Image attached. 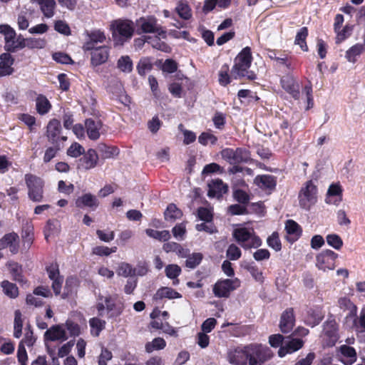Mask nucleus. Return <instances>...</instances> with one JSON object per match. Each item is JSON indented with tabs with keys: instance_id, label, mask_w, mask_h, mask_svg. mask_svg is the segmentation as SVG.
I'll list each match as a JSON object with an SVG mask.
<instances>
[{
	"instance_id": "nucleus-1",
	"label": "nucleus",
	"mask_w": 365,
	"mask_h": 365,
	"mask_svg": "<svg viewBox=\"0 0 365 365\" xmlns=\"http://www.w3.org/2000/svg\"><path fill=\"white\" fill-rule=\"evenodd\" d=\"M252 61L251 48L246 46L235 57L234 66L231 70V76L235 79L240 78H247L250 80L255 79V73L250 71Z\"/></svg>"
},
{
	"instance_id": "nucleus-2",
	"label": "nucleus",
	"mask_w": 365,
	"mask_h": 365,
	"mask_svg": "<svg viewBox=\"0 0 365 365\" xmlns=\"http://www.w3.org/2000/svg\"><path fill=\"white\" fill-rule=\"evenodd\" d=\"M110 29L115 45H123L131 38L134 32L133 24L129 20H114L110 23Z\"/></svg>"
},
{
	"instance_id": "nucleus-3",
	"label": "nucleus",
	"mask_w": 365,
	"mask_h": 365,
	"mask_svg": "<svg viewBox=\"0 0 365 365\" xmlns=\"http://www.w3.org/2000/svg\"><path fill=\"white\" fill-rule=\"evenodd\" d=\"M233 236L244 249L256 248L262 244L261 240L255 235L252 229L246 227L237 228L233 232Z\"/></svg>"
},
{
	"instance_id": "nucleus-4",
	"label": "nucleus",
	"mask_w": 365,
	"mask_h": 365,
	"mask_svg": "<svg viewBox=\"0 0 365 365\" xmlns=\"http://www.w3.org/2000/svg\"><path fill=\"white\" fill-rule=\"evenodd\" d=\"M249 365H264L272 357L271 349L261 344H250L247 346Z\"/></svg>"
},
{
	"instance_id": "nucleus-5",
	"label": "nucleus",
	"mask_w": 365,
	"mask_h": 365,
	"mask_svg": "<svg viewBox=\"0 0 365 365\" xmlns=\"http://www.w3.org/2000/svg\"><path fill=\"white\" fill-rule=\"evenodd\" d=\"M24 178L28 188V196L29 199L33 202H41L43 199V180L32 174H26Z\"/></svg>"
},
{
	"instance_id": "nucleus-6",
	"label": "nucleus",
	"mask_w": 365,
	"mask_h": 365,
	"mask_svg": "<svg viewBox=\"0 0 365 365\" xmlns=\"http://www.w3.org/2000/svg\"><path fill=\"white\" fill-rule=\"evenodd\" d=\"M299 203L302 208L309 210L317 200V187L312 180L307 181L299 193Z\"/></svg>"
},
{
	"instance_id": "nucleus-7",
	"label": "nucleus",
	"mask_w": 365,
	"mask_h": 365,
	"mask_svg": "<svg viewBox=\"0 0 365 365\" xmlns=\"http://www.w3.org/2000/svg\"><path fill=\"white\" fill-rule=\"evenodd\" d=\"M137 33H152L165 38L166 33L163 29L158 24L157 19L153 16L142 17L136 21Z\"/></svg>"
},
{
	"instance_id": "nucleus-8",
	"label": "nucleus",
	"mask_w": 365,
	"mask_h": 365,
	"mask_svg": "<svg viewBox=\"0 0 365 365\" xmlns=\"http://www.w3.org/2000/svg\"><path fill=\"white\" fill-rule=\"evenodd\" d=\"M0 33L4 36L5 48L8 51H15L24 48L23 41L16 38V31L7 24L0 25Z\"/></svg>"
},
{
	"instance_id": "nucleus-9",
	"label": "nucleus",
	"mask_w": 365,
	"mask_h": 365,
	"mask_svg": "<svg viewBox=\"0 0 365 365\" xmlns=\"http://www.w3.org/2000/svg\"><path fill=\"white\" fill-rule=\"evenodd\" d=\"M240 285V282L237 278L219 280L213 287V293L217 297H227Z\"/></svg>"
},
{
	"instance_id": "nucleus-10",
	"label": "nucleus",
	"mask_w": 365,
	"mask_h": 365,
	"mask_svg": "<svg viewBox=\"0 0 365 365\" xmlns=\"http://www.w3.org/2000/svg\"><path fill=\"white\" fill-rule=\"evenodd\" d=\"M221 153L223 159L232 165L246 163L250 158L249 152L242 148H237L236 150L225 148L222 150Z\"/></svg>"
},
{
	"instance_id": "nucleus-11",
	"label": "nucleus",
	"mask_w": 365,
	"mask_h": 365,
	"mask_svg": "<svg viewBox=\"0 0 365 365\" xmlns=\"http://www.w3.org/2000/svg\"><path fill=\"white\" fill-rule=\"evenodd\" d=\"M321 335L322 341L327 346H333L339 339L337 326L334 320H328L324 324Z\"/></svg>"
},
{
	"instance_id": "nucleus-12",
	"label": "nucleus",
	"mask_w": 365,
	"mask_h": 365,
	"mask_svg": "<svg viewBox=\"0 0 365 365\" xmlns=\"http://www.w3.org/2000/svg\"><path fill=\"white\" fill-rule=\"evenodd\" d=\"M338 255L334 251L326 250L317 256V267L324 272L332 270L335 267V261Z\"/></svg>"
},
{
	"instance_id": "nucleus-13",
	"label": "nucleus",
	"mask_w": 365,
	"mask_h": 365,
	"mask_svg": "<svg viewBox=\"0 0 365 365\" xmlns=\"http://www.w3.org/2000/svg\"><path fill=\"white\" fill-rule=\"evenodd\" d=\"M91 51V63L93 66H100L107 61L110 54V47L107 46H101L90 48Z\"/></svg>"
},
{
	"instance_id": "nucleus-14",
	"label": "nucleus",
	"mask_w": 365,
	"mask_h": 365,
	"mask_svg": "<svg viewBox=\"0 0 365 365\" xmlns=\"http://www.w3.org/2000/svg\"><path fill=\"white\" fill-rule=\"evenodd\" d=\"M337 357L344 365H352L357 359L356 351L350 346L341 345L338 349Z\"/></svg>"
},
{
	"instance_id": "nucleus-15",
	"label": "nucleus",
	"mask_w": 365,
	"mask_h": 365,
	"mask_svg": "<svg viewBox=\"0 0 365 365\" xmlns=\"http://www.w3.org/2000/svg\"><path fill=\"white\" fill-rule=\"evenodd\" d=\"M227 360L230 364L233 365H247L248 362L247 346L230 350L227 354Z\"/></svg>"
},
{
	"instance_id": "nucleus-16",
	"label": "nucleus",
	"mask_w": 365,
	"mask_h": 365,
	"mask_svg": "<svg viewBox=\"0 0 365 365\" xmlns=\"http://www.w3.org/2000/svg\"><path fill=\"white\" fill-rule=\"evenodd\" d=\"M304 344V341L300 339L287 337L283 343L279 351L278 355L284 357L287 354H292L300 349Z\"/></svg>"
},
{
	"instance_id": "nucleus-17",
	"label": "nucleus",
	"mask_w": 365,
	"mask_h": 365,
	"mask_svg": "<svg viewBox=\"0 0 365 365\" xmlns=\"http://www.w3.org/2000/svg\"><path fill=\"white\" fill-rule=\"evenodd\" d=\"M281 85L289 94H290L294 99L298 100L300 97V86L299 84L295 81L294 77L290 75H287L281 78Z\"/></svg>"
},
{
	"instance_id": "nucleus-18",
	"label": "nucleus",
	"mask_w": 365,
	"mask_h": 365,
	"mask_svg": "<svg viewBox=\"0 0 365 365\" xmlns=\"http://www.w3.org/2000/svg\"><path fill=\"white\" fill-rule=\"evenodd\" d=\"M46 341H63L68 339L66 331L63 324L53 325L50 327L44 334Z\"/></svg>"
},
{
	"instance_id": "nucleus-19",
	"label": "nucleus",
	"mask_w": 365,
	"mask_h": 365,
	"mask_svg": "<svg viewBox=\"0 0 365 365\" xmlns=\"http://www.w3.org/2000/svg\"><path fill=\"white\" fill-rule=\"evenodd\" d=\"M86 133L91 140H96L103 133V124L100 120L87 119L85 122Z\"/></svg>"
},
{
	"instance_id": "nucleus-20",
	"label": "nucleus",
	"mask_w": 365,
	"mask_h": 365,
	"mask_svg": "<svg viewBox=\"0 0 365 365\" xmlns=\"http://www.w3.org/2000/svg\"><path fill=\"white\" fill-rule=\"evenodd\" d=\"M18 240L19 236L15 232L6 234L0 239V250L9 247L12 254H16L19 251Z\"/></svg>"
},
{
	"instance_id": "nucleus-21",
	"label": "nucleus",
	"mask_w": 365,
	"mask_h": 365,
	"mask_svg": "<svg viewBox=\"0 0 365 365\" xmlns=\"http://www.w3.org/2000/svg\"><path fill=\"white\" fill-rule=\"evenodd\" d=\"M208 196L210 197L220 198L223 194L226 193L228 190V187L220 179L212 180L208 184Z\"/></svg>"
},
{
	"instance_id": "nucleus-22",
	"label": "nucleus",
	"mask_w": 365,
	"mask_h": 365,
	"mask_svg": "<svg viewBox=\"0 0 365 365\" xmlns=\"http://www.w3.org/2000/svg\"><path fill=\"white\" fill-rule=\"evenodd\" d=\"M294 315L292 308L286 309L281 316L279 327L283 333L291 331L294 325Z\"/></svg>"
},
{
	"instance_id": "nucleus-23",
	"label": "nucleus",
	"mask_w": 365,
	"mask_h": 365,
	"mask_svg": "<svg viewBox=\"0 0 365 365\" xmlns=\"http://www.w3.org/2000/svg\"><path fill=\"white\" fill-rule=\"evenodd\" d=\"M98 160V157L96 150L89 149L83 157L80 159L78 168L91 169L96 165Z\"/></svg>"
},
{
	"instance_id": "nucleus-24",
	"label": "nucleus",
	"mask_w": 365,
	"mask_h": 365,
	"mask_svg": "<svg viewBox=\"0 0 365 365\" xmlns=\"http://www.w3.org/2000/svg\"><path fill=\"white\" fill-rule=\"evenodd\" d=\"M342 200V189L339 184H331L327 191L326 202L338 205Z\"/></svg>"
},
{
	"instance_id": "nucleus-25",
	"label": "nucleus",
	"mask_w": 365,
	"mask_h": 365,
	"mask_svg": "<svg viewBox=\"0 0 365 365\" xmlns=\"http://www.w3.org/2000/svg\"><path fill=\"white\" fill-rule=\"evenodd\" d=\"M14 59L12 56L7 53L0 56V77L9 76L14 72L12 65Z\"/></svg>"
},
{
	"instance_id": "nucleus-26",
	"label": "nucleus",
	"mask_w": 365,
	"mask_h": 365,
	"mask_svg": "<svg viewBox=\"0 0 365 365\" xmlns=\"http://www.w3.org/2000/svg\"><path fill=\"white\" fill-rule=\"evenodd\" d=\"M285 230L287 234V240L291 242L297 240L302 234L300 226L292 220H288L286 222Z\"/></svg>"
},
{
	"instance_id": "nucleus-27",
	"label": "nucleus",
	"mask_w": 365,
	"mask_h": 365,
	"mask_svg": "<svg viewBox=\"0 0 365 365\" xmlns=\"http://www.w3.org/2000/svg\"><path fill=\"white\" fill-rule=\"evenodd\" d=\"M254 182L262 190H272L276 186L275 178L270 175H257Z\"/></svg>"
},
{
	"instance_id": "nucleus-28",
	"label": "nucleus",
	"mask_w": 365,
	"mask_h": 365,
	"mask_svg": "<svg viewBox=\"0 0 365 365\" xmlns=\"http://www.w3.org/2000/svg\"><path fill=\"white\" fill-rule=\"evenodd\" d=\"M61 126L59 120L53 119L47 125V137L52 143H57L59 139Z\"/></svg>"
},
{
	"instance_id": "nucleus-29",
	"label": "nucleus",
	"mask_w": 365,
	"mask_h": 365,
	"mask_svg": "<svg viewBox=\"0 0 365 365\" xmlns=\"http://www.w3.org/2000/svg\"><path fill=\"white\" fill-rule=\"evenodd\" d=\"M323 318L324 314L319 309H308L304 322L307 325L314 327L318 325Z\"/></svg>"
},
{
	"instance_id": "nucleus-30",
	"label": "nucleus",
	"mask_w": 365,
	"mask_h": 365,
	"mask_svg": "<svg viewBox=\"0 0 365 365\" xmlns=\"http://www.w3.org/2000/svg\"><path fill=\"white\" fill-rule=\"evenodd\" d=\"M89 41H88L84 45L85 50H89L93 47H96L95 45L98 43H103L106 40V35L103 31L101 30L92 31L89 34Z\"/></svg>"
},
{
	"instance_id": "nucleus-31",
	"label": "nucleus",
	"mask_w": 365,
	"mask_h": 365,
	"mask_svg": "<svg viewBox=\"0 0 365 365\" xmlns=\"http://www.w3.org/2000/svg\"><path fill=\"white\" fill-rule=\"evenodd\" d=\"M76 205L78 207H88L96 209L98 205V202L95 195L86 193L77 198Z\"/></svg>"
},
{
	"instance_id": "nucleus-32",
	"label": "nucleus",
	"mask_w": 365,
	"mask_h": 365,
	"mask_svg": "<svg viewBox=\"0 0 365 365\" xmlns=\"http://www.w3.org/2000/svg\"><path fill=\"white\" fill-rule=\"evenodd\" d=\"M115 299L110 295L103 297V302L106 304V309L108 312V317L114 318L121 314L123 309L120 307H116Z\"/></svg>"
},
{
	"instance_id": "nucleus-33",
	"label": "nucleus",
	"mask_w": 365,
	"mask_h": 365,
	"mask_svg": "<svg viewBox=\"0 0 365 365\" xmlns=\"http://www.w3.org/2000/svg\"><path fill=\"white\" fill-rule=\"evenodd\" d=\"M91 334L93 336H98L101 332L105 329L106 322L99 317H92L89 319Z\"/></svg>"
},
{
	"instance_id": "nucleus-34",
	"label": "nucleus",
	"mask_w": 365,
	"mask_h": 365,
	"mask_svg": "<svg viewBox=\"0 0 365 365\" xmlns=\"http://www.w3.org/2000/svg\"><path fill=\"white\" fill-rule=\"evenodd\" d=\"M21 237L24 247L29 248L34 239V227L31 223H26L23 227Z\"/></svg>"
},
{
	"instance_id": "nucleus-35",
	"label": "nucleus",
	"mask_w": 365,
	"mask_h": 365,
	"mask_svg": "<svg viewBox=\"0 0 365 365\" xmlns=\"http://www.w3.org/2000/svg\"><path fill=\"white\" fill-rule=\"evenodd\" d=\"M36 108L40 115H45L51 110V105L45 96L39 94L36 98Z\"/></svg>"
},
{
	"instance_id": "nucleus-36",
	"label": "nucleus",
	"mask_w": 365,
	"mask_h": 365,
	"mask_svg": "<svg viewBox=\"0 0 365 365\" xmlns=\"http://www.w3.org/2000/svg\"><path fill=\"white\" fill-rule=\"evenodd\" d=\"M161 38H163L161 36ZM148 43L151 46L158 50L162 51L165 53H169L171 51L170 47L167 45L164 41L160 40V36L158 34L155 36H148Z\"/></svg>"
},
{
	"instance_id": "nucleus-37",
	"label": "nucleus",
	"mask_w": 365,
	"mask_h": 365,
	"mask_svg": "<svg viewBox=\"0 0 365 365\" xmlns=\"http://www.w3.org/2000/svg\"><path fill=\"white\" fill-rule=\"evenodd\" d=\"M155 297L156 299L168 298L172 299L180 298L182 296L170 287H162L157 291Z\"/></svg>"
},
{
	"instance_id": "nucleus-38",
	"label": "nucleus",
	"mask_w": 365,
	"mask_h": 365,
	"mask_svg": "<svg viewBox=\"0 0 365 365\" xmlns=\"http://www.w3.org/2000/svg\"><path fill=\"white\" fill-rule=\"evenodd\" d=\"M166 276L173 279V284L174 285H178L179 284V279H178V277L181 273V268L177 264H169L165 267V269Z\"/></svg>"
},
{
	"instance_id": "nucleus-39",
	"label": "nucleus",
	"mask_w": 365,
	"mask_h": 365,
	"mask_svg": "<svg viewBox=\"0 0 365 365\" xmlns=\"http://www.w3.org/2000/svg\"><path fill=\"white\" fill-rule=\"evenodd\" d=\"M116 273L118 276L128 277L136 274V269L127 262H120L116 269Z\"/></svg>"
},
{
	"instance_id": "nucleus-40",
	"label": "nucleus",
	"mask_w": 365,
	"mask_h": 365,
	"mask_svg": "<svg viewBox=\"0 0 365 365\" xmlns=\"http://www.w3.org/2000/svg\"><path fill=\"white\" fill-rule=\"evenodd\" d=\"M182 212L175 204H170L165 211V218L168 221H174L182 217Z\"/></svg>"
},
{
	"instance_id": "nucleus-41",
	"label": "nucleus",
	"mask_w": 365,
	"mask_h": 365,
	"mask_svg": "<svg viewBox=\"0 0 365 365\" xmlns=\"http://www.w3.org/2000/svg\"><path fill=\"white\" fill-rule=\"evenodd\" d=\"M365 47L363 44L357 43L351 46L346 53V58L349 62L354 63L356 57L359 56L364 51Z\"/></svg>"
},
{
	"instance_id": "nucleus-42",
	"label": "nucleus",
	"mask_w": 365,
	"mask_h": 365,
	"mask_svg": "<svg viewBox=\"0 0 365 365\" xmlns=\"http://www.w3.org/2000/svg\"><path fill=\"white\" fill-rule=\"evenodd\" d=\"M308 36V29L307 27L301 28L297 32L294 43L297 45H299L302 50L307 51L308 50V47L306 43V38Z\"/></svg>"
},
{
	"instance_id": "nucleus-43",
	"label": "nucleus",
	"mask_w": 365,
	"mask_h": 365,
	"mask_svg": "<svg viewBox=\"0 0 365 365\" xmlns=\"http://www.w3.org/2000/svg\"><path fill=\"white\" fill-rule=\"evenodd\" d=\"M24 47L26 46L29 48H43L46 46V41L41 38H29L22 39Z\"/></svg>"
},
{
	"instance_id": "nucleus-44",
	"label": "nucleus",
	"mask_w": 365,
	"mask_h": 365,
	"mask_svg": "<svg viewBox=\"0 0 365 365\" xmlns=\"http://www.w3.org/2000/svg\"><path fill=\"white\" fill-rule=\"evenodd\" d=\"M1 286L4 293L10 298H16L19 294V289L16 284L4 280L1 282Z\"/></svg>"
},
{
	"instance_id": "nucleus-45",
	"label": "nucleus",
	"mask_w": 365,
	"mask_h": 365,
	"mask_svg": "<svg viewBox=\"0 0 365 365\" xmlns=\"http://www.w3.org/2000/svg\"><path fill=\"white\" fill-rule=\"evenodd\" d=\"M145 232L150 237L158 240L160 241H168L170 238V234L168 230L158 231L153 229H147Z\"/></svg>"
},
{
	"instance_id": "nucleus-46",
	"label": "nucleus",
	"mask_w": 365,
	"mask_h": 365,
	"mask_svg": "<svg viewBox=\"0 0 365 365\" xmlns=\"http://www.w3.org/2000/svg\"><path fill=\"white\" fill-rule=\"evenodd\" d=\"M166 346L165 341L160 337L155 338L151 342H148L145 345V350L150 353L154 350L163 349Z\"/></svg>"
},
{
	"instance_id": "nucleus-47",
	"label": "nucleus",
	"mask_w": 365,
	"mask_h": 365,
	"mask_svg": "<svg viewBox=\"0 0 365 365\" xmlns=\"http://www.w3.org/2000/svg\"><path fill=\"white\" fill-rule=\"evenodd\" d=\"M23 319L21 312L19 310L15 311L14 336L19 339L22 334Z\"/></svg>"
},
{
	"instance_id": "nucleus-48",
	"label": "nucleus",
	"mask_w": 365,
	"mask_h": 365,
	"mask_svg": "<svg viewBox=\"0 0 365 365\" xmlns=\"http://www.w3.org/2000/svg\"><path fill=\"white\" fill-rule=\"evenodd\" d=\"M117 67L124 73H130L133 69V62L128 56H123L118 59Z\"/></svg>"
},
{
	"instance_id": "nucleus-49",
	"label": "nucleus",
	"mask_w": 365,
	"mask_h": 365,
	"mask_svg": "<svg viewBox=\"0 0 365 365\" xmlns=\"http://www.w3.org/2000/svg\"><path fill=\"white\" fill-rule=\"evenodd\" d=\"M185 266L190 269H194L200 264L202 259V255L200 252H195L192 254H188L186 257Z\"/></svg>"
},
{
	"instance_id": "nucleus-50",
	"label": "nucleus",
	"mask_w": 365,
	"mask_h": 365,
	"mask_svg": "<svg viewBox=\"0 0 365 365\" xmlns=\"http://www.w3.org/2000/svg\"><path fill=\"white\" fill-rule=\"evenodd\" d=\"M8 267L14 279L17 282H22L24 279L21 275V266L16 262H9L8 263Z\"/></svg>"
},
{
	"instance_id": "nucleus-51",
	"label": "nucleus",
	"mask_w": 365,
	"mask_h": 365,
	"mask_svg": "<svg viewBox=\"0 0 365 365\" xmlns=\"http://www.w3.org/2000/svg\"><path fill=\"white\" fill-rule=\"evenodd\" d=\"M56 2L54 0H48L40 4V8L46 18H51L54 15Z\"/></svg>"
},
{
	"instance_id": "nucleus-52",
	"label": "nucleus",
	"mask_w": 365,
	"mask_h": 365,
	"mask_svg": "<svg viewBox=\"0 0 365 365\" xmlns=\"http://www.w3.org/2000/svg\"><path fill=\"white\" fill-rule=\"evenodd\" d=\"M229 66L227 64L222 66L219 71V83L221 86H225L230 83L231 77L229 75Z\"/></svg>"
},
{
	"instance_id": "nucleus-53",
	"label": "nucleus",
	"mask_w": 365,
	"mask_h": 365,
	"mask_svg": "<svg viewBox=\"0 0 365 365\" xmlns=\"http://www.w3.org/2000/svg\"><path fill=\"white\" fill-rule=\"evenodd\" d=\"M152 68L151 61L148 58H141L137 66L138 72L140 76H145Z\"/></svg>"
},
{
	"instance_id": "nucleus-54",
	"label": "nucleus",
	"mask_w": 365,
	"mask_h": 365,
	"mask_svg": "<svg viewBox=\"0 0 365 365\" xmlns=\"http://www.w3.org/2000/svg\"><path fill=\"white\" fill-rule=\"evenodd\" d=\"M327 244L335 250H340L343 246L341 238L336 234L328 235L326 237Z\"/></svg>"
},
{
	"instance_id": "nucleus-55",
	"label": "nucleus",
	"mask_w": 365,
	"mask_h": 365,
	"mask_svg": "<svg viewBox=\"0 0 365 365\" xmlns=\"http://www.w3.org/2000/svg\"><path fill=\"white\" fill-rule=\"evenodd\" d=\"M116 251V247H113L110 248L106 246H96L93 248L92 252L93 255L98 256H108L111 253H114Z\"/></svg>"
},
{
	"instance_id": "nucleus-56",
	"label": "nucleus",
	"mask_w": 365,
	"mask_h": 365,
	"mask_svg": "<svg viewBox=\"0 0 365 365\" xmlns=\"http://www.w3.org/2000/svg\"><path fill=\"white\" fill-rule=\"evenodd\" d=\"M58 222L53 220H48L44 228V235L46 240L48 237L58 232Z\"/></svg>"
},
{
	"instance_id": "nucleus-57",
	"label": "nucleus",
	"mask_w": 365,
	"mask_h": 365,
	"mask_svg": "<svg viewBox=\"0 0 365 365\" xmlns=\"http://www.w3.org/2000/svg\"><path fill=\"white\" fill-rule=\"evenodd\" d=\"M217 140V137L210 132L202 133L198 138L199 143L203 145H206L208 143L214 145Z\"/></svg>"
},
{
	"instance_id": "nucleus-58",
	"label": "nucleus",
	"mask_w": 365,
	"mask_h": 365,
	"mask_svg": "<svg viewBox=\"0 0 365 365\" xmlns=\"http://www.w3.org/2000/svg\"><path fill=\"white\" fill-rule=\"evenodd\" d=\"M63 325L65 329H66L72 336H76L81 334L80 326L71 320H67Z\"/></svg>"
},
{
	"instance_id": "nucleus-59",
	"label": "nucleus",
	"mask_w": 365,
	"mask_h": 365,
	"mask_svg": "<svg viewBox=\"0 0 365 365\" xmlns=\"http://www.w3.org/2000/svg\"><path fill=\"white\" fill-rule=\"evenodd\" d=\"M269 247L274 249L275 251H279L282 248V245L279 235L277 232H273L267 240Z\"/></svg>"
},
{
	"instance_id": "nucleus-60",
	"label": "nucleus",
	"mask_w": 365,
	"mask_h": 365,
	"mask_svg": "<svg viewBox=\"0 0 365 365\" xmlns=\"http://www.w3.org/2000/svg\"><path fill=\"white\" fill-rule=\"evenodd\" d=\"M226 255L230 260H237L240 258L242 253L237 245L232 244L228 247Z\"/></svg>"
},
{
	"instance_id": "nucleus-61",
	"label": "nucleus",
	"mask_w": 365,
	"mask_h": 365,
	"mask_svg": "<svg viewBox=\"0 0 365 365\" xmlns=\"http://www.w3.org/2000/svg\"><path fill=\"white\" fill-rule=\"evenodd\" d=\"M176 11L178 15L183 19L187 20L192 16L190 9L185 4L180 3L176 7Z\"/></svg>"
},
{
	"instance_id": "nucleus-62",
	"label": "nucleus",
	"mask_w": 365,
	"mask_h": 365,
	"mask_svg": "<svg viewBox=\"0 0 365 365\" xmlns=\"http://www.w3.org/2000/svg\"><path fill=\"white\" fill-rule=\"evenodd\" d=\"M84 148L78 143H73L68 149L67 154L68 155L77 158L82 155L84 153Z\"/></svg>"
},
{
	"instance_id": "nucleus-63",
	"label": "nucleus",
	"mask_w": 365,
	"mask_h": 365,
	"mask_svg": "<svg viewBox=\"0 0 365 365\" xmlns=\"http://www.w3.org/2000/svg\"><path fill=\"white\" fill-rule=\"evenodd\" d=\"M18 361L21 365H27L28 355L23 343H19L17 350Z\"/></svg>"
},
{
	"instance_id": "nucleus-64",
	"label": "nucleus",
	"mask_w": 365,
	"mask_h": 365,
	"mask_svg": "<svg viewBox=\"0 0 365 365\" xmlns=\"http://www.w3.org/2000/svg\"><path fill=\"white\" fill-rule=\"evenodd\" d=\"M172 231H173V236L178 240H182L184 239V236L186 232L185 225L184 223L177 224L173 228Z\"/></svg>"
}]
</instances>
